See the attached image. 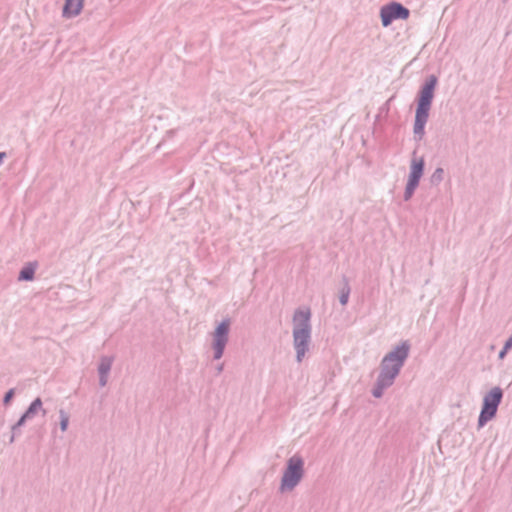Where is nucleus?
<instances>
[{
    "instance_id": "nucleus-8",
    "label": "nucleus",
    "mask_w": 512,
    "mask_h": 512,
    "mask_svg": "<svg viewBox=\"0 0 512 512\" xmlns=\"http://www.w3.org/2000/svg\"><path fill=\"white\" fill-rule=\"evenodd\" d=\"M381 20L384 26H388L394 19H407L409 10L401 4L393 3L381 9Z\"/></svg>"
},
{
    "instance_id": "nucleus-21",
    "label": "nucleus",
    "mask_w": 512,
    "mask_h": 512,
    "mask_svg": "<svg viewBox=\"0 0 512 512\" xmlns=\"http://www.w3.org/2000/svg\"><path fill=\"white\" fill-rule=\"evenodd\" d=\"M223 370V364H220L218 367H217V372L218 373H221Z\"/></svg>"
},
{
    "instance_id": "nucleus-18",
    "label": "nucleus",
    "mask_w": 512,
    "mask_h": 512,
    "mask_svg": "<svg viewBox=\"0 0 512 512\" xmlns=\"http://www.w3.org/2000/svg\"><path fill=\"white\" fill-rule=\"evenodd\" d=\"M14 395H15V389L12 388V389L8 390L5 393L4 398H3L4 405H8L11 402Z\"/></svg>"
},
{
    "instance_id": "nucleus-14",
    "label": "nucleus",
    "mask_w": 512,
    "mask_h": 512,
    "mask_svg": "<svg viewBox=\"0 0 512 512\" xmlns=\"http://www.w3.org/2000/svg\"><path fill=\"white\" fill-rule=\"evenodd\" d=\"M444 176V170L442 168H436L433 174L430 177V182L433 185H438L442 182Z\"/></svg>"
},
{
    "instance_id": "nucleus-15",
    "label": "nucleus",
    "mask_w": 512,
    "mask_h": 512,
    "mask_svg": "<svg viewBox=\"0 0 512 512\" xmlns=\"http://www.w3.org/2000/svg\"><path fill=\"white\" fill-rule=\"evenodd\" d=\"M349 295H350V287H349L348 282L346 281L344 287L342 288V290L340 292V296H339V301L343 306H345L348 303Z\"/></svg>"
},
{
    "instance_id": "nucleus-2",
    "label": "nucleus",
    "mask_w": 512,
    "mask_h": 512,
    "mask_svg": "<svg viewBox=\"0 0 512 512\" xmlns=\"http://www.w3.org/2000/svg\"><path fill=\"white\" fill-rule=\"evenodd\" d=\"M293 347L296 352V361L301 363L309 351L311 342V311L309 308H298L292 318Z\"/></svg>"
},
{
    "instance_id": "nucleus-10",
    "label": "nucleus",
    "mask_w": 512,
    "mask_h": 512,
    "mask_svg": "<svg viewBox=\"0 0 512 512\" xmlns=\"http://www.w3.org/2000/svg\"><path fill=\"white\" fill-rule=\"evenodd\" d=\"M38 412H42L43 415L46 414V410L43 408L42 400L39 397L33 400L29 405L28 409L24 412V418L31 420Z\"/></svg>"
},
{
    "instance_id": "nucleus-3",
    "label": "nucleus",
    "mask_w": 512,
    "mask_h": 512,
    "mask_svg": "<svg viewBox=\"0 0 512 512\" xmlns=\"http://www.w3.org/2000/svg\"><path fill=\"white\" fill-rule=\"evenodd\" d=\"M304 476V460L299 455H293L287 460L286 468L280 484V491L293 490Z\"/></svg>"
},
{
    "instance_id": "nucleus-12",
    "label": "nucleus",
    "mask_w": 512,
    "mask_h": 512,
    "mask_svg": "<svg viewBox=\"0 0 512 512\" xmlns=\"http://www.w3.org/2000/svg\"><path fill=\"white\" fill-rule=\"evenodd\" d=\"M113 364V358L109 356H103L100 360L99 366H98V373L99 374H107L109 375L111 367Z\"/></svg>"
},
{
    "instance_id": "nucleus-1",
    "label": "nucleus",
    "mask_w": 512,
    "mask_h": 512,
    "mask_svg": "<svg viewBox=\"0 0 512 512\" xmlns=\"http://www.w3.org/2000/svg\"><path fill=\"white\" fill-rule=\"evenodd\" d=\"M409 351V342L402 341L383 357L379 375L372 389V395L375 398H381L384 391L393 385L409 356Z\"/></svg>"
},
{
    "instance_id": "nucleus-16",
    "label": "nucleus",
    "mask_w": 512,
    "mask_h": 512,
    "mask_svg": "<svg viewBox=\"0 0 512 512\" xmlns=\"http://www.w3.org/2000/svg\"><path fill=\"white\" fill-rule=\"evenodd\" d=\"M59 417H60V429H61V431L65 432L67 430L68 424H69V415L63 409H61L59 411Z\"/></svg>"
},
{
    "instance_id": "nucleus-7",
    "label": "nucleus",
    "mask_w": 512,
    "mask_h": 512,
    "mask_svg": "<svg viewBox=\"0 0 512 512\" xmlns=\"http://www.w3.org/2000/svg\"><path fill=\"white\" fill-rule=\"evenodd\" d=\"M424 159L423 158H413L411 161L410 173L408 177V181L404 191V200L408 201L413 196L416 188L419 185V181L424 172Z\"/></svg>"
},
{
    "instance_id": "nucleus-5",
    "label": "nucleus",
    "mask_w": 512,
    "mask_h": 512,
    "mask_svg": "<svg viewBox=\"0 0 512 512\" xmlns=\"http://www.w3.org/2000/svg\"><path fill=\"white\" fill-rule=\"evenodd\" d=\"M503 398L500 387L492 388L483 398L482 409L478 418V427L482 428L488 421L495 417L497 409Z\"/></svg>"
},
{
    "instance_id": "nucleus-19",
    "label": "nucleus",
    "mask_w": 512,
    "mask_h": 512,
    "mask_svg": "<svg viewBox=\"0 0 512 512\" xmlns=\"http://www.w3.org/2000/svg\"><path fill=\"white\" fill-rule=\"evenodd\" d=\"M108 375L107 374H99V385L104 387L107 385Z\"/></svg>"
},
{
    "instance_id": "nucleus-13",
    "label": "nucleus",
    "mask_w": 512,
    "mask_h": 512,
    "mask_svg": "<svg viewBox=\"0 0 512 512\" xmlns=\"http://www.w3.org/2000/svg\"><path fill=\"white\" fill-rule=\"evenodd\" d=\"M29 420L28 418H24V414L19 418V420L12 426V435L10 437V443L15 441V437L17 435V431L20 427H22L25 422Z\"/></svg>"
},
{
    "instance_id": "nucleus-9",
    "label": "nucleus",
    "mask_w": 512,
    "mask_h": 512,
    "mask_svg": "<svg viewBox=\"0 0 512 512\" xmlns=\"http://www.w3.org/2000/svg\"><path fill=\"white\" fill-rule=\"evenodd\" d=\"M84 0H65L63 8V16L70 18L80 14L82 11Z\"/></svg>"
},
{
    "instance_id": "nucleus-11",
    "label": "nucleus",
    "mask_w": 512,
    "mask_h": 512,
    "mask_svg": "<svg viewBox=\"0 0 512 512\" xmlns=\"http://www.w3.org/2000/svg\"><path fill=\"white\" fill-rule=\"evenodd\" d=\"M37 264L36 263H28L26 266H24L19 273L18 280L20 281H31L34 279V274L36 270Z\"/></svg>"
},
{
    "instance_id": "nucleus-20",
    "label": "nucleus",
    "mask_w": 512,
    "mask_h": 512,
    "mask_svg": "<svg viewBox=\"0 0 512 512\" xmlns=\"http://www.w3.org/2000/svg\"><path fill=\"white\" fill-rule=\"evenodd\" d=\"M416 137L421 139L425 133V130H414Z\"/></svg>"
},
{
    "instance_id": "nucleus-6",
    "label": "nucleus",
    "mask_w": 512,
    "mask_h": 512,
    "mask_svg": "<svg viewBox=\"0 0 512 512\" xmlns=\"http://www.w3.org/2000/svg\"><path fill=\"white\" fill-rule=\"evenodd\" d=\"M231 321L224 319L212 333L213 358L219 360L223 354L229 340Z\"/></svg>"
},
{
    "instance_id": "nucleus-17",
    "label": "nucleus",
    "mask_w": 512,
    "mask_h": 512,
    "mask_svg": "<svg viewBox=\"0 0 512 512\" xmlns=\"http://www.w3.org/2000/svg\"><path fill=\"white\" fill-rule=\"evenodd\" d=\"M512 349V335L507 339V341L505 342L503 348L501 349V351L499 352L498 354V358L500 360H503L507 353Z\"/></svg>"
},
{
    "instance_id": "nucleus-4",
    "label": "nucleus",
    "mask_w": 512,
    "mask_h": 512,
    "mask_svg": "<svg viewBox=\"0 0 512 512\" xmlns=\"http://www.w3.org/2000/svg\"><path fill=\"white\" fill-rule=\"evenodd\" d=\"M436 78L431 76L420 92L418 108L416 111L415 128H423L426 124L431 102L434 96Z\"/></svg>"
}]
</instances>
